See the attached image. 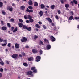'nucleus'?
<instances>
[{"instance_id":"f257e3e1","label":"nucleus","mask_w":79,"mask_h":79,"mask_svg":"<svg viewBox=\"0 0 79 79\" xmlns=\"http://www.w3.org/2000/svg\"><path fill=\"white\" fill-rule=\"evenodd\" d=\"M25 73L28 76H33V74H32L33 72L31 71H28L27 72Z\"/></svg>"},{"instance_id":"f03ea898","label":"nucleus","mask_w":79,"mask_h":79,"mask_svg":"<svg viewBox=\"0 0 79 79\" xmlns=\"http://www.w3.org/2000/svg\"><path fill=\"white\" fill-rule=\"evenodd\" d=\"M18 57V55L17 54H14L11 57L14 59H17Z\"/></svg>"},{"instance_id":"7ed1b4c3","label":"nucleus","mask_w":79,"mask_h":79,"mask_svg":"<svg viewBox=\"0 0 79 79\" xmlns=\"http://www.w3.org/2000/svg\"><path fill=\"white\" fill-rule=\"evenodd\" d=\"M71 5L72 6H74V3L77 5V1L76 0H73V1H71Z\"/></svg>"},{"instance_id":"20e7f679","label":"nucleus","mask_w":79,"mask_h":79,"mask_svg":"<svg viewBox=\"0 0 79 79\" xmlns=\"http://www.w3.org/2000/svg\"><path fill=\"white\" fill-rule=\"evenodd\" d=\"M41 59V57L40 56H37L36 57V62H39V61H40V60Z\"/></svg>"},{"instance_id":"39448f33","label":"nucleus","mask_w":79,"mask_h":79,"mask_svg":"<svg viewBox=\"0 0 79 79\" xmlns=\"http://www.w3.org/2000/svg\"><path fill=\"white\" fill-rule=\"evenodd\" d=\"M50 39H51V42H55L56 40V39L53 36H50Z\"/></svg>"},{"instance_id":"423d86ee","label":"nucleus","mask_w":79,"mask_h":79,"mask_svg":"<svg viewBox=\"0 0 79 79\" xmlns=\"http://www.w3.org/2000/svg\"><path fill=\"white\" fill-rule=\"evenodd\" d=\"M23 39L21 40L22 42H25L27 41V38H26L25 37H23Z\"/></svg>"},{"instance_id":"0eeeda50","label":"nucleus","mask_w":79,"mask_h":79,"mask_svg":"<svg viewBox=\"0 0 79 79\" xmlns=\"http://www.w3.org/2000/svg\"><path fill=\"white\" fill-rule=\"evenodd\" d=\"M32 52L33 53L35 54V53H37L38 51L37 49H33L32 50Z\"/></svg>"},{"instance_id":"6e6552de","label":"nucleus","mask_w":79,"mask_h":79,"mask_svg":"<svg viewBox=\"0 0 79 79\" xmlns=\"http://www.w3.org/2000/svg\"><path fill=\"white\" fill-rule=\"evenodd\" d=\"M7 9L9 11H12L13 10V8L12 7L10 8V6H8L7 8Z\"/></svg>"},{"instance_id":"1a4fd4ad","label":"nucleus","mask_w":79,"mask_h":79,"mask_svg":"<svg viewBox=\"0 0 79 79\" xmlns=\"http://www.w3.org/2000/svg\"><path fill=\"white\" fill-rule=\"evenodd\" d=\"M1 29L2 31H6L7 29V27L6 26H3L1 28Z\"/></svg>"},{"instance_id":"9d476101","label":"nucleus","mask_w":79,"mask_h":79,"mask_svg":"<svg viewBox=\"0 0 79 79\" xmlns=\"http://www.w3.org/2000/svg\"><path fill=\"white\" fill-rule=\"evenodd\" d=\"M15 47L16 48H19V45L18 43H15Z\"/></svg>"},{"instance_id":"9b49d317","label":"nucleus","mask_w":79,"mask_h":79,"mask_svg":"<svg viewBox=\"0 0 79 79\" xmlns=\"http://www.w3.org/2000/svg\"><path fill=\"white\" fill-rule=\"evenodd\" d=\"M46 48L47 50H50L51 48V45L49 44H48L46 46Z\"/></svg>"},{"instance_id":"f8f14e48","label":"nucleus","mask_w":79,"mask_h":79,"mask_svg":"<svg viewBox=\"0 0 79 79\" xmlns=\"http://www.w3.org/2000/svg\"><path fill=\"white\" fill-rule=\"evenodd\" d=\"M43 14H44V13L42 11H40L39 13V15L40 17L43 16Z\"/></svg>"},{"instance_id":"ddd939ff","label":"nucleus","mask_w":79,"mask_h":79,"mask_svg":"<svg viewBox=\"0 0 79 79\" xmlns=\"http://www.w3.org/2000/svg\"><path fill=\"white\" fill-rule=\"evenodd\" d=\"M28 61H34V58H33V57H30L28 58Z\"/></svg>"},{"instance_id":"4468645a","label":"nucleus","mask_w":79,"mask_h":79,"mask_svg":"<svg viewBox=\"0 0 79 79\" xmlns=\"http://www.w3.org/2000/svg\"><path fill=\"white\" fill-rule=\"evenodd\" d=\"M34 6H38V3H37V2H34Z\"/></svg>"},{"instance_id":"2eb2a0df","label":"nucleus","mask_w":79,"mask_h":79,"mask_svg":"<svg viewBox=\"0 0 79 79\" xmlns=\"http://www.w3.org/2000/svg\"><path fill=\"white\" fill-rule=\"evenodd\" d=\"M19 26L20 27H22L23 26V24L21 23H18Z\"/></svg>"},{"instance_id":"dca6fc26","label":"nucleus","mask_w":79,"mask_h":79,"mask_svg":"<svg viewBox=\"0 0 79 79\" xmlns=\"http://www.w3.org/2000/svg\"><path fill=\"white\" fill-rule=\"evenodd\" d=\"M40 6L41 9H44V8H45V5L43 4H41Z\"/></svg>"},{"instance_id":"f3484780","label":"nucleus","mask_w":79,"mask_h":79,"mask_svg":"<svg viewBox=\"0 0 79 79\" xmlns=\"http://www.w3.org/2000/svg\"><path fill=\"white\" fill-rule=\"evenodd\" d=\"M39 44L40 45H44V42H42L41 40H40L39 42Z\"/></svg>"},{"instance_id":"a211bd4d","label":"nucleus","mask_w":79,"mask_h":79,"mask_svg":"<svg viewBox=\"0 0 79 79\" xmlns=\"http://www.w3.org/2000/svg\"><path fill=\"white\" fill-rule=\"evenodd\" d=\"M46 19L48 20V21L50 23H52V21L51 19H50V18H46Z\"/></svg>"},{"instance_id":"6ab92c4d","label":"nucleus","mask_w":79,"mask_h":79,"mask_svg":"<svg viewBox=\"0 0 79 79\" xmlns=\"http://www.w3.org/2000/svg\"><path fill=\"white\" fill-rule=\"evenodd\" d=\"M26 11L27 12H29V13H31V12H33V10H29V9L27 8L26 10Z\"/></svg>"},{"instance_id":"aec40b11","label":"nucleus","mask_w":79,"mask_h":79,"mask_svg":"<svg viewBox=\"0 0 79 79\" xmlns=\"http://www.w3.org/2000/svg\"><path fill=\"white\" fill-rule=\"evenodd\" d=\"M27 30L29 31H31L32 30V28L31 27H27Z\"/></svg>"},{"instance_id":"412c9836","label":"nucleus","mask_w":79,"mask_h":79,"mask_svg":"<svg viewBox=\"0 0 79 79\" xmlns=\"http://www.w3.org/2000/svg\"><path fill=\"white\" fill-rule=\"evenodd\" d=\"M55 6L54 5H52L51 6V9H52V10H53L54 9H55Z\"/></svg>"},{"instance_id":"4be33fe9","label":"nucleus","mask_w":79,"mask_h":79,"mask_svg":"<svg viewBox=\"0 0 79 79\" xmlns=\"http://www.w3.org/2000/svg\"><path fill=\"white\" fill-rule=\"evenodd\" d=\"M20 9H21L22 10H24L25 9V6H24L23 5L22 6H20Z\"/></svg>"},{"instance_id":"5701e85b","label":"nucleus","mask_w":79,"mask_h":79,"mask_svg":"<svg viewBox=\"0 0 79 79\" xmlns=\"http://www.w3.org/2000/svg\"><path fill=\"white\" fill-rule=\"evenodd\" d=\"M60 2L62 4H64V2H66V0H61Z\"/></svg>"},{"instance_id":"b1692460","label":"nucleus","mask_w":79,"mask_h":79,"mask_svg":"<svg viewBox=\"0 0 79 79\" xmlns=\"http://www.w3.org/2000/svg\"><path fill=\"white\" fill-rule=\"evenodd\" d=\"M28 4L29 5H32V0H30L28 2Z\"/></svg>"},{"instance_id":"393cba45","label":"nucleus","mask_w":79,"mask_h":79,"mask_svg":"<svg viewBox=\"0 0 79 79\" xmlns=\"http://www.w3.org/2000/svg\"><path fill=\"white\" fill-rule=\"evenodd\" d=\"M23 29H27V27L25 25H23Z\"/></svg>"},{"instance_id":"a878e982","label":"nucleus","mask_w":79,"mask_h":79,"mask_svg":"<svg viewBox=\"0 0 79 79\" xmlns=\"http://www.w3.org/2000/svg\"><path fill=\"white\" fill-rule=\"evenodd\" d=\"M7 25L8 26V27H9V28H11V24H10V23H7Z\"/></svg>"},{"instance_id":"bb28decb","label":"nucleus","mask_w":79,"mask_h":79,"mask_svg":"<svg viewBox=\"0 0 79 79\" xmlns=\"http://www.w3.org/2000/svg\"><path fill=\"white\" fill-rule=\"evenodd\" d=\"M69 5L68 4H65V7L66 8H69Z\"/></svg>"},{"instance_id":"cd10ccee","label":"nucleus","mask_w":79,"mask_h":79,"mask_svg":"<svg viewBox=\"0 0 79 79\" xmlns=\"http://www.w3.org/2000/svg\"><path fill=\"white\" fill-rule=\"evenodd\" d=\"M7 44V42L5 43L4 44H2L1 45L3 46V47H5L6 45Z\"/></svg>"},{"instance_id":"c85d7f7f","label":"nucleus","mask_w":79,"mask_h":79,"mask_svg":"<svg viewBox=\"0 0 79 79\" xmlns=\"http://www.w3.org/2000/svg\"><path fill=\"white\" fill-rule=\"evenodd\" d=\"M18 31V27H16L15 28L13 31V32H15Z\"/></svg>"},{"instance_id":"c756f323","label":"nucleus","mask_w":79,"mask_h":79,"mask_svg":"<svg viewBox=\"0 0 79 79\" xmlns=\"http://www.w3.org/2000/svg\"><path fill=\"white\" fill-rule=\"evenodd\" d=\"M3 7V2L0 1V8H2Z\"/></svg>"},{"instance_id":"7c9ffc66","label":"nucleus","mask_w":79,"mask_h":79,"mask_svg":"<svg viewBox=\"0 0 79 79\" xmlns=\"http://www.w3.org/2000/svg\"><path fill=\"white\" fill-rule=\"evenodd\" d=\"M23 65L24 66L27 67L28 66V64L27 63H23Z\"/></svg>"},{"instance_id":"2f4dec72","label":"nucleus","mask_w":79,"mask_h":79,"mask_svg":"<svg viewBox=\"0 0 79 79\" xmlns=\"http://www.w3.org/2000/svg\"><path fill=\"white\" fill-rule=\"evenodd\" d=\"M27 17L28 19H31V18H32V17L30 15H28L27 16Z\"/></svg>"},{"instance_id":"473e14b6","label":"nucleus","mask_w":79,"mask_h":79,"mask_svg":"<svg viewBox=\"0 0 79 79\" xmlns=\"http://www.w3.org/2000/svg\"><path fill=\"white\" fill-rule=\"evenodd\" d=\"M73 19V16H71L69 18V20H72Z\"/></svg>"},{"instance_id":"72a5a7b5","label":"nucleus","mask_w":79,"mask_h":79,"mask_svg":"<svg viewBox=\"0 0 79 79\" xmlns=\"http://www.w3.org/2000/svg\"><path fill=\"white\" fill-rule=\"evenodd\" d=\"M44 42H46V43H48V44L49 43V41H48V40H46V39L44 40Z\"/></svg>"},{"instance_id":"f704fd0d","label":"nucleus","mask_w":79,"mask_h":79,"mask_svg":"<svg viewBox=\"0 0 79 79\" xmlns=\"http://www.w3.org/2000/svg\"><path fill=\"white\" fill-rule=\"evenodd\" d=\"M38 38V36L37 35H35L34 36V37L33 38V39L34 40H36V39H37Z\"/></svg>"},{"instance_id":"c9c22d12","label":"nucleus","mask_w":79,"mask_h":79,"mask_svg":"<svg viewBox=\"0 0 79 79\" xmlns=\"http://www.w3.org/2000/svg\"><path fill=\"white\" fill-rule=\"evenodd\" d=\"M40 55H42L43 54V51L42 50H40L39 52Z\"/></svg>"},{"instance_id":"e433bc0d","label":"nucleus","mask_w":79,"mask_h":79,"mask_svg":"<svg viewBox=\"0 0 79 79\" xmlns=\"http://www.w3.org/2000/svg\"><path fill=\"white\" fill-rule=\"evenodd\" d=\"M28 8L30 10H32V9H33V7L31 6H28Z\"/></svg>"},{"instance_id":"4c0bfd02","label":"nucleus","mask_w":79,"mask_h":79,"mask_svg":"<svg viewBox=\"0 0 79 79\" xmlns=\"http://www.w3.org/2000/svg\"><path fill=\"white\" fill-rule=\"evenodd\" d=\"M35 27H37V28H40V26H39V25L38 24H36L35 25Z\"/></svg>"},{"instance_id":"58836bf2","label":"nucleus","mask_w":79,"mask_h":79,"mask_svg":"<svg viewBox=\"0 0 79 79\" xmlns=\"http://www.w3.org/2000/svg\"><path fill=\"white\" fill-rule=\"evenodd\" d=\"M29 21L30 23H32L33 21H34V20L33 19H29Z\"/></svg>"},{"instance_id":"ea45409f","label":"nucleus","mask_w":79,"mask_h":79,"mask_svg":"<svg viewBox=\"0 0 79 79\" xmlns=\"http://www.w3.org/2000/svg\"><path fill=\"white\" fill-rule=\"evenodd\" d=\"M35 67H32L31 68V70H32L33 71H34V70H35Z\"/></svg>"},{"instance_id":"a19ab883","label":"nucleus","mask_w":79,"mask_h":79,"mask_svg":"<svg viewBox=\"0 0 79 79\" xmlns=\"http://www.w3.org/2000/svg\"><path fill=\"white\" fill-rule=\"evenodd\" d=\"M55 18L57 20H58V19H59V18H58V15H56V16H55Z\"/></svg>"},{"instance_id":"79ce46f5","label":"nucleus","mask_w":79,"mask_h":79,"mask_svg":"<svg viewBox=\"0 0 79 79\" xmlns=\"http://www.w3.org/2000/svg\"><path fill=\"white\" fill-rule=\"evenodd\" d=\"M19 20L20 23H23V20L22 19H19Z\"/></svg>"},{"instance_id":"37998d69","label":"nucleus","mask_w":79,"mask_h":79,"mask_svg":"<svg viewBox=\"0 0 79 79\" xmlns=\"http://www.w3.org/2000/svg\"><path fill=\"white\" fill-rule=\"evenodd\" d=\"M11 44L10 43H9L8 44L7 46L9 47H11Z\"/></svg>"},{"instance_id":"c03bdc74","label":"nucleus","mask_w":79,"mask_h":79,"mask_svg":"<svg viewBox=\"0 0 79 79\" xmlns=\"http://www.w3.org/2000/svg\"><path fill=\"white\" fill-rule=\"evenodd\" d=\"M2 13L4 15H6V12L4 11H2Z\"/></svg>"},{"instance_id":"a18cd8bd","label":"nucleus","mask_w":79,"mask_h":79,"mask_svg":"<svg viewBox=\"0 0 79 79\" xmlns=\"http://www.w3.org/2000/svg\"><path fill=\"white\" fill-rule=\"evenodd\" d=\"M43 27L44 29H47V27H46V26H45V25H43Z\"/></svg>"},{"instance_id":"49530a36","label":"nucleus","mask_w":79,"mask_h":79,"mask_svg":"<svg viewBox=\"0 0 79 79\" xmlns=\"http://www.w3.org/2000/svg\"><path fill=\"white\" fill-rule=\"evenodd\" d=\"M0 72H2L3 71V69L2 68H1L0 69Z\"/></svg>"},{"instance_id":"de8ad7c7","label":"nucleus","mask_w":79,"mask_h":79,"mask_svg":"<svg viewBox=\"0 0 79 79\" xmlns=\"http://www.w3.org/2000/svg\"><path fill=\"white\" fill-rule=\"evenodd\" d=\"M33 72L35 73H37V69H35V70H33Z\"/></svg>"},{"instance_id":"09e8293b","label":"nucleus","mask_w":79,"mask_h":79,"mask_svg":"<svg viewBox=\"0 0 79 79\" xmlns=\"http://www.w3.org/2000/svg\"><path fill=\"white\" fill-rule=\"evenodd\" d=\"M24 18L25 19H28V18H27L28 17H27V16H26V15H25L24 17Z\"/></svg>"},{"instance_id":"8fccbe9b","label":"nucleus","mask_w":79,"mask_h":79,"mask_svg":"<svg viewBox=\"0 0 79 79\" xmlns=\"http://www.w3.org/2000/svg\"><path fill=\"white\" fill-rule=\"evenodd\" d=\"M57 13L59 15L61 14V11L60 10H58L57 11Z\"/></svg>"},{"instance_id":"3c124183","label":"nucleus","mask_w":79,"mask_h":79,"mask_svg":"<svg viewBox=\"0 0 79 79\" xmlns=\"http://www.w3.org/2000/svg\"><path fill=\"white\" fill-rule=\"evenodd\" d=\"M75 19H76V20H77V19H79V18L78 17H75Z\"/></svg>"},{"instance_id":"603ef678","label":"nucleus","mask_w":79,"mask_h":79,"mask_svg":"<svg viewBox=\"0 0 79 79\" xmlns=\"http://www.w3.org/2000/svg\"><path fill=\"white\" fill-rule=\"evenodd\" d=\"M14 28H15V27H13L11 28V29L10 30L11 31H13V30L14 29Z\"/></svg>"},{"instance_id":"864d4df0","label":"nucleus","mask_w":79,"mask_h":79,"mask_svg":"<svg viewBox=\"0 0 79 79\" xmlns=\"http://www.w3.org/2000/svg\"><path fill=\"white\" fill-rule=\"evenodd\" d=\"M1 24H2V25H3L4 24V23H3V20H2L1 21Z\"/></svg>"},{"instance_id":"5fc2aeb1","label":"nucleus","mask_w":79,"mask_h":79,"mask_svg":"<svg viewBox=\"0 0 79 79\" xmlns=\"http://www.w3.org/2000/svg\"><path fill=\"white\" fill-rule=\"evenodd\" d=\"M10 21L11 22H14V19H10Z\"/></svg>"},{"instance_id":"6e6d98bb","label":"nucleus","mask_w":79,"mask_h":79,"mask_svg":"<svg viewBox=\"0 0 79 79\" xmlns=\"http://www.w3.org/2000/svg\"><path fill=\"white\" fill-rule=\"evenodd\" d=\"M3 40L1 39V38H0V42H3Z\"/></svg>"},{"instance_id":"4d7b16f0","label":"nucleus","mask_w":79,"mask_h":79,"mask_svg":"<svg viewBox=\"0 0 79 79\" xmlns=\"http://www.w3.org/2000/svg\"><path fill=\"white\" fill-rule=\"evenodd\" d=\"M26 23H30V21H29V20H27L26 21Z\"/></svg>"},{"instance_id":"13d9d810","label":"nucleus","mask_w":79,"mask_h":79,"mask_svg":"<svg viewBox=\"0 0 79 79\" xmlns=\"http://www.w3.org/2000/svg\"><path fill=\"white\" fill-rule=\"evenodd\" d=\"M1 65H2L4 64V63L3 62V61H1Z\"/></svg>"},{"instance_id":"bf43d9fd","label":"nucleus","mask_w":79,"mask_h":79,"mask_svg":"<svg viewBox=\"0 0 79 79\" xmlns=\"http://www.w3.org/2000/svg\"><path fill=\"white\" fill-rule=\"evenodd\" d=\"M70 13L72 15H74V13L73 11H71Z\"/></svg>"},{"instance_id":"052dcab7","label":"nucleus","mask_w":79,"mask_h":79,"mask_svg":"<svg viewBox=\"0 0 79 79\" xmlns=\"http://www.w3.org/2000/svg\"><path fill=\"white\" fill-rule=\"evenodd\" d=\"M51 25L52 26H55V24H54V23H51Z\"/></svg>"},{"instance_id":"680f3d73","label":"nucleus","mask_w":79,"mask_h":79,"mask_svg":"<svg viewBox=\"0 0 79 79\" xmlns=\"http://www.w3.org/2000/svg\"><path fill=\"white\" fill-rule=\"evenodd\" d=\"M25 48H29V47L28 46H25Z\"/></svg>"},{"instance_id":"e2e57ef3","label":"nucleus","mask_w":79,"mask_h":79,"mask_svg":"<svg viewBox=\"0 0 79 79\" xmlns=\"http://www.w3.org/2000/svg\"><path fill=\"white\" fill-rule=\"evenodd\" d=\"M4 42H5V43H6V42H7V40H3Z\"/></svg>"},{"instance_id":"0e129e2a","label":"nucleus","mask_w":79,"mask_h":79,"mask_svg":"<svg viewBox=\"0 0 79 79\" xmlns=\"http://www.w3.org/2000/svg\"><path fill=\"white\" fill-rule=\"evenodd\" d=\"M2 77V74L1 73H0V78H1Z\"/></svg>"},{"instance_id":"69168bd1","label":"nucleus","mask_w":79,"mask_h":79,"mask_svg":"<svg viewBox=\"0 0 79 79\" xmlns=\"http://www.w3.org/2000/svg\"><path fill=\"white\" fill-rule=\"evenodd\" d=\"M38 23L40 24H42V22H39Z\"/></svg>"},{"instance_id":"338daca9","label":"nucleus","mask_w":79,"mask_h":79,"mask_svg":"<svg viewBox=\"0 0 79 79\" xmlns=\"http://www.w3.org/2000/svg\"><path fill=\"white\" fill-rule=\"evenodd\" d=\"M22 55L23 56H25V53H24V52L23 53Z\"/></svg>"},{"instance_id":"774afa93","label":"nucleus","mask_w":79,"mask_h":79,"mask_svg":"<svg viewBox=\"0 0 79 79\" xmlns=\"http://www.w3.org/2000/svg\"><path fill=\"white\" fill-rule=\"evenodd\" d=\"M4 70L5 71H7V69H6V68H4Z\"/></svg>"}]
</instances>
